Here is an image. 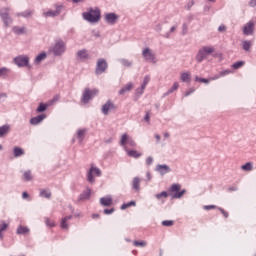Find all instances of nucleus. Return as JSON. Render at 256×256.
Segmentation results:
<instances>
[{
	"label": "nucleus",
	"mask_w": 256,
	"mask_h": 256,
	"mask_svg": "<svg viewBox=\"0 0 256 256\" xmlns=\"http://www.w3.org/2000/svg\"><path fill=\"white\" fill-rule=\"evenodd\" d=\"M83 18L89 23H97L101 19V10L91 8L88 12L83 13Z\"/></svg>",
	"instance_id": "nucleus-1"
},
{
	"label": "nucleus",
	"mask_w": 256,
	"mask_h": 256,
	"mask_svg": "<svg viewBox=\"0 0 256 256\" xmlns=\"http://www.w3.org/2000/svg\"><path fill=\"white\" fill-rule=\"evenodd\" d=\"M172 199H181L187 193V190H181V184H172L168 190Z\"/></svg>",
	"instance_id": "nucleus-2"
},
{
	"label": "nucleus",
	"mask_w": 256,
	"mask_h": 256,
	"mask_svg": "<svg viewBox=\"0 0 256 256\" xmlns=\"http://www.w3.org/2000/svg\"><path fill=\"white\" fill-rule=\"evenodd\" d=\"M211 53H215L213 46H203L196 55V61L201 63L204 59H207Z\"/></svg>",
	"instance_id": "nucleus-3"
},
{
	"label": "nucleus",
	"mask_w": 256,
	"mask_h": 256,
	"mask_svg": "<svg viewBox=\"0 0 256 256\" xmlns=\"http://www.w3.org/2000/svg\"><path fill=\"white\" fill-rule=\"evenodd\" d=\"M95 177H101V170L95 166H91L87 173V181L90 183H94Z\"/></svg>",
	"instance_id": "nucleus-4"
},
{
	"label": "nucleus",
	"mask_w": 256,
	"mask_h": 256,
	"mask_svg": "<svg viewBox=\"0 0 256 256\" xmlns=\"http://www.w3.org/2000/svg\"><path fill=\"white\" fill-rule=\"evenodd\" d=\"M9 8H2L0 9V17L5 25V27H9L13 23V19L9 17Z\"/></svg>",
	"instance_id": "nucleus-5"
},
{
	"label": "nucleus",
	"mask_w": 256,
	"mask_h": 256,
	"mask_svg": "<svg viewBox=\"0 0 256 256\" xmlns=\"http://www.w3.org/2000/svg\"><path fill=\"white\" fill-rule=\"evenodd\" d=\"M97 93H99V90L97 89L89 90V88H86L83 93V98H82L83 103H89V100L93 99V97H95Z\"/></svg>",
	"instance_id": "nucleus-6"
},
{
	"label": "nucleus",
	"mask_w": 256,
	"mask_h": 256,
	"mask_svg": "<svg viewBox=\"0 0 256 256\" xmlns=\"http://www.w3.org/2000/svg\"><path fill=\"white\" fill-rule=\"evenodd\" d=\"M107 61H105V59H99L97 61V65H96V70L95 73L96 75H101V73H105V71H107Z\"/></svg>",
	"instance_id": "nucleus-7"
},
{
	"label": "nucleus",
	"mask_w": 256,
	"mask_h": 256,
	"mask_svg": "<svg viewBox=\"0 0 256 256\" xmlns=\"http://www.w3.org/2000/svg\"><path fill=\"white\" fill-rule=\"evenodd\" d=\"M117 109V106L111 100H108L103 106H102V113L104 115H109V111H115Z\"/></svg>",
	"instance_id": "nucleus-8"
},
{
	"label": "nucleus",
	"mask_w": 256,
	"mask_h": 256,
	"mask_svg": "<svg viewBox=\"0 0 256 256\" xmlns=\"http://www.w3.org/2000/svg\"><path fill=\"white\" fill-rule=\"evenodd\" d=\"M55 55H61L65 53V42L58 40L53 49Z\"/></svg>",
	"instance_id": "nucleus-9"
},
{
	"label": "nucleus",
	"mask_w": 256,
	"mask_h": 256,
	"mask_svg": "<svg viewBox=\"0 0 256 256\" xmlns=\"http://www.w3.org/2000/svg\"><path fill=\"white\" fill-rule=\"evenodd\" d=\"M14 63L18 67H27L29 65V58L27 56H18L14 59Z\"/></svg>",
	"instance_id": "nucleus-10"
},
{
	"label": "nucleus",
	"mask_w": 256,
	"mask_h": 256,
	"mask_svg": "<svg viewBox=\"0 0 256 256\" xmlns=\"http://www.w3.org/2000/svg\"><path fill=\"white\" fill-rule=\"evenodd\" d=\"M142 57H144L146 61H151V63H155V54L149 48H145L143 50Z\"/></svg>",
	"instance_id": "nucleus-11"
},
{
	"label": "nucleus",
	"mask_w": 256,
	"mask_h": 256,
	"mask_svg": "<svg viewBox=\"0 0 256 256\" xmlns=\"http://www.w3.org/2000/svg\"><path fill=\"white\" fill-rule=\"evenodd\" d=\"M253 31H255V23L253 21H249L243 28L244 35H253Z\"/></svg>",
	"instance_id": "nucleus-12"
},
{
	"label": "nucleus",
	"mask_w": 256,
	"mask_h": 256,
	"mask_svg": "<svg viewBox=\"0 0 256 256\" xmlns=\"http://www.w3.org/2000/svg\"><path fill=\"white\" fill-rule=\"evenodd\" d=\"M117 19H119V16L115 13H108L105 15V21L110 25H115L117 23Z\"/></svg>",
	"instance_id": "nucleus-13"
},
{
	"label": "nucleus",
	"mask_w": 256,
	"mask_h": 256,
	"mask_svg": "<svg viewBox=\"0 0 256 256\" xmlns=\"http://www.w3.org/2000/svg\"><path fill=\"white\" fill-rule=\"evenodd\" d=\"M128 157H133V159H139V157H141V153L137 150H129V147H125V150H124Z\"/></svg>",
	"instance_id": "nucleus-14"
},
{
	"label": "nucleus",
	"mask_w": 256,
	"mask_h": 256,
	"mask_svg": "<svg viewBox=\"0 0 256 256\" xmlns=\"http://www.w3.org/2000/svg\"><path fill=\"white\" fill-rule=\"evenodd\" d=\"M61 13V6H57L56 10H49L47 12H44V17H57Z\"/></svg>",
	"instance_id": "nucleus-15"
},
{
	"label": "nucleus",
	"mask_w": 256,
	"mask_h": 256,
	"mask_svg": "<svg viewBox=\"0 0 256 256\" xmlns=\"http://www.w3.org/2000/svg\"><path fill=\"white\" fill-rule=\"evenodd\" d=\"M100 203L103 207H111L113 205V199L111 196H106L100 199Z\"/></svg>",
	"instance_id": "nucleus-16"
},
{
	"label": "nucleus",
	"mask_w": 256,
	"mask_h": 256,
	"mask_svg": "<svg viewBox=\"0 0 256 256\" xmlns=\"http://www.w3.org/2000/svg\"><path fill=\"white\" fill-rule=\"evenodd\" d=\"M180 80L183 83H191V72L187 71V72H182L180 74Z\"/></svg>",
	"instance_id": "nucleus-17"
},
{
	"label": "nucleus",
	"mask_w": 256,
	"mask_h": 256,
	"mask_svg": "<svg viewBox=\"0 0 256 256\" xmlns=\"http://www.w3.org/2000/svg\"><path fill=\"white\" fill-rule=\"evenodd\" d=\"M45 117H47L45 114L38 115L34 118H31L30 123L31 125H39V123H41Z\"/></svg>",
	"instance_id": "nucleus-18"
},
{
	"label": "nucleus",
	"mask_w": 256,
	"mask_h": 256,
	"mask_svg": "<svg viewBox=\"0 0 256 256\" xmlns=\"http://www.w3.org/2000/svg\"><path fill=\"white\" fill-rule=\"evenodd\" d=\"M129 141H131V137H129V135L123 134V135L121 136L120 145H121L122 147H124V151H125V147H128L127 144L129 143Z\"/></svg>",
	"instance_id": "nucleus-19"
},
{
	"label": "nucleus",
	"mask_w": 256,
	"mask_h": 256,
	"mask_svg": "<svg viewBox=\"0 0 256 256\" xmlns=\"http://www.w3.org/2000/svg\"><path fill=\"white\" fill-rule=\"evenodd\" d=\"M91 198V190L87 188L83 193L80 194V201H87Z\"/></svg>",
	"instance_id": "nucleus-20"
},
{
	"label": "nucleus",
	"mask_w": 256,
	"mask_h": 256,
	"mask_svg": "<svg viewBox=\"0 0 256 256\" xmlns=\"http://www.w3.org/2000/svg\"><path fill=\"white\" fill-rule=\"evenodd\" d=\"M73 216H66L62 218V221L60 223L61 229H69V224H67L68 221H71Z\"/></svg>",
	"instance_id": "nucleus-21"
},
{
	"label": "nucleus",
	"mask_w": 256,
	"mask_h": 256,
	"mask_svg": "<svg viewBox=\"0 0 256 256\" xmlns=\"http://www.w3.org/2000/svg\"><path fill=\"white\" fill-rule=\"evenodd\" d=\"M29 228L27 226L20 225L17 228V234L18 235H27L29 234Z\"/></svg>",
	"instance_id": "nucleus-22"
},
{
	"label": "nucleus",
	"mask_w": 256,
	"mask_h": 256,
	"mask_svg": "<svg viewBox=\"0 0 256 256\" xmlns=\"http://www.w3.org/2000/svg\"><path fill=\"white\" fill-rule=\"evenodd\" d=\"M78 59H82V61H85V59H89V53L87 50H80L77 52Z\"/></svg>",
	"instance_id": "nucleus-23"
},
{
	"label": "nucleus",
	"mask_w": 256,
	"mask_h": 256,
	"mask_svg": "<svg viewBox=\"0 0 256 256\" xmlns=\"http://www.w3.org/2000/svg\"><path fill=\"white\" fill-rule=\"evenodd\" d=\"M157 171L159 173H161V175H165V173H169V171H171V169L167 165H158Z\"/></svg>",
	"instance_id": "nucleus-24"
},
{
	"label": "nucleus",
	"mask_w": 256,
	"mask_h": 256,
	"mask_svg": "<svg viewBox=\"0 0 256 256\" xmlns=\"http://www.w3.org/2000/svg\"><path fill=\"white\" fill-rule=\"evenodd\" d=\"M131 89H133V83H128L119 91V95H125V93L131 91Z\"/></svg>",
	"instance_id": "nucleus-25"
},
{
	"label": "nucleus",
	"mask_w": 256,
	"mask_h": 256,
	"mask_svg": "<svg viewBox=\"0 0 256 256\" xmlns=\"http://www.w3.org/2000/svg\"><path fill=\"white\" fill-rule=\"evenodd\" d=\"M140 186H141V179H139L138 177H135L132 182L133 189H135V191H139Z\"/></svg>",
	"instance_id": "nucleus-26"
},
{
	"label": "nucleus",
	"mask_w": 256,
	"mask_h": 256,
	"mask_svg": "<svg viewBox=\"0 0 256 256\" xmlns=\"http://www.w3.org/2000/svg\"><path fill=\"white\" fill-rule=\"evenodd\" d=\"M40 197H44L45 199H51V191L46 189H40Z\"/></svg>",
	"instance_id": "nucleus-27"
},
{
	"label": "nucleus",
	"mask_w": 256,
	"mask_h": 256,
	"mask_svg": "<svg viewBox=\"0 0 256 256\" xmlns=\"http://www.w3.org/2000/svg\"><path fill=\"white\" fill-rule=\"evenodd\" d=\"M47 58V54L45 52L40 53L36 58H35V63L39 65L40 62H42L44 59Z\"/></svg>",
	"instance_id": "nucleus-28"
},
{
	"label": "nucleus",
	"mask_w": 256,
	"mask_h": 256,
	"mask_svg": "<svg viewBox=\"0 0 256 256\" xmlns=\"http://www.w3.org/2000/svg\"><path fill=\"white\" fill-rule=\"evenodd\" d=\"M25 151L20 147H14V157H21V155H24Z\"/></svg>",
	"instance_id": "nucleus-29"
},
{
	"label": "nucleus",
	"mask_w": 256,
	"mask_h": 256,
	"mask_svg": "<svg viewBox=\"0 0 256 256\" xmlns=\"http://www.w3.org/2000/svg\"><path fill=\"white\" fill-rule=\"evenodd\" d=\"M9 125H4L0 127V137H3V135H7L9 133Z\"/></svg>",
	"instance_id": "nucleus-30"
},
{
	"label": "nucleus",
	"mask_w": 256,
	"mask_h": 256,
	"mask_svg": "<svg viewBox=\"0 0 256 256\" xmlns=\"http://www.w3.org/2000/svg\"><path fill=\"white\" fill-rule=\"evenodd\" d=\"M12 31H14V33H16V35H23V33H25V27L15 26V27H13Z\"/></svg>",
	"instance_id": "nucleus-31"
},
{
	"label": "nucleus",
	"mask_w": 256,
	"mask_h": 256,
	"mask_svg": "<svg viewBox=\"0 0 256 256\" xmlns=\"http://www.w3.org/2000/svg\"><path fill=\"white\" fill-rule=\"evenodd\" d=\"M241 169L242 171H253V164L251 162H247L241 166Z\"/></svg>",
	"instance_id": "nucleus-32"
},
{
	"label": "nucleus",
	"mask_w": 256,
	"mask_h": 256,
	"mask_svg": "<svg viewBox=\"0 0 256 256\" xmlns=\"http://www.w3.org/2000/svg\"><path fill=\"white\" fill-rule=\"evenodd\" d=\"M9 227V224L2 222L0 224V239H3V231H7V228Z\"/></svg>",
	"instance_id": "nucleus-33"
},
{
	"label": "nucleus",
	"mask_w": 256,
	"mask_h": 256,
	"mask_svg": "<svg viewBox=\"0 0 256 256\" xmlns=\"http://www.w3.org/2000/svg\"><path fill=\"white\" fill-rule=\"evenodd\" d=\"M23 179H24V181H32L33 180V175L31 174L30 170L24 172Z\"/></svg>",
	"instance_id": "nucleus-34"
},
{
	"label": "nucleus",
	"mask_w": 256,
	"mask_h": 256,
	"mask_svg": "<svg viewBox=\"0 0 256 256\" xmlns=\"http://www.w3.org/2000/svg\"><path fill=\"white\" fill-rule=\"evenodd\" d=\"M150 81H151V78L149 76H145L143 84L141 86V93H143V91H145V87H147V85L149 84Z\"/></svg>",
	"instance_id": "nucleus-35"
},
{
	"label": "nucleus",
	"mask_w": 256,
	"mask_h": 256,
	"mask_svg": "<svg viewBox=\"0 0 256 256\" xmlns=\"http://www.w3.org/2000/svg\"><path fill=\"white\" fill-rule=\"evenodd\" d=\"M179 89V82H174L172 87L168 90L167 95H171L174 91H177Z\"/></svg>",
	"instance_id": "nucleus-36"
},
{
	"label": "nucleus",
	"mask_w": 256,
	"mask_h": 256,
	"mask_svg": "<svg viewBox=\"0 0 256 256\" xmlns=\"http://www.w3.org/2000/svg\"><path fill=\"white\" fill-rule=\"evenodd\" d=\"M229 74H231V70H224L220 72L218 76H215L214 78H212V81H215V79H219V77H225V75H229Z\"/></svg>",
	"instance_id": "nucleus-37"
},
{
	"label": "nucleus",
	"mask_w": 256,
	"mask_h": 256,
	"mask_svg": "<svg viewBox=\"0 0 256 256\" xmlns=\"http://www.w3.org/2000/svg\"><path fill=\"white\" fill-rule=\"evenodd\" d=\"M156 199H167L169 197V193L163 191L159 194L155 195Z\"/></svg>",
	"instance_id": "nucleus-38"
},
{
	"label": "nucleus",
	"mask_w": 256,
	"mask_h": 256,
	"mask_svg": "<svg viewBox=\"0 0 256 256\" xmlns=\"http://www.w3.org/2000/svg\"><path fill=\"white\" fill-rule=\"evenodd\" d=\"M47 104L40 103L38 108L36 109L37 113H43V111H47Z\"/></svg>",
	"instance_id": "nucleus-39"
},
{
	"label": "nucleus",
	"mask_w": 256,
	"mask_h": 256,
	"mask_svg": "<svg viewBox=\"0 0 256 256\" xmlns=\"http://www.w3.org/2000/svg\"><path fill=\"white\" fill-rule=\"evenodd\" d=\"M245 65V61H238L232 65V69H241Z\"/></svg>",
	"instance_id": "nucleus-40"
},
{
	"label": "nucleus",
	"mask_w": 256,
	"mask_h": 256,
	"mask_svg": "<svg viewBox=\"0 0 256 256\" xmlns=\"http://www.w3.org/2000/svg\"><path fill=\"white\" fill-rule=\"evenodd\" d=\"M251 41H244L242 42V47L244 51H249L251 49Z\"/></svg>",
	"instance_id": "nucleus-41"
},
{
	"label": "nucleus",
	"mask_w": 256,
	"mask_h": 256,
	"mask_svg": "<svg viewBox=\"0 0 256 256\" xmlns=\"http://www.w3.org/2000/svg\"><path fill=\"white\" fill-rule=\"evenodd\" d=\"M135 205H136L135 201H130V202L126 203V204H123L121 206V209L122 210L129 209V207H135Z\"/></svg>",
	"instance_id": "nucleus-42"
},
{
	"label": "nucleus",
	"mask_w": 256,
	"mask_h": 256,
	"mask_svg": "<svg viewBox=\"0 0 256 256\" xmlns=\"http://www.w3.org/2000/svg\"><path fill=\"white\" fill-rule=\"evenodd\" d=\"M135 247H145L147 245V242L145 241H134L133 242Z\"/></svg>",
	"instance_id": "nucleus-43"
},
{
	"label": "nucleus",
	"mask_w": 256,
	"mask_h": 256,
	"mask_svg": "<svg viewBox=\"0 0 256 256\" xmlns=\"http://www.w3.org/2000/svg\"><path fill=\"white\" fill-rule=\"evenodd\" d=\"M173 223H174L173 220H164V221H162V225L164 227H172Z\"/></svg>",
	"instance_id": "nucleus-44"
},
{
	"label": "nucleus",
	"mask_w": 256,
	"mask_h": 256,
	"mask_svg": "<svg viewBox=\"0 0 256 256\" xmlns=\"http://www.w3.org/2000/svg\"><path fill=\"white\" fill-rule=\"evenodd\" d=\"M218 210L220 211V213H222V215H223V217H225V219H227L229 217V212L225 211V209L218 208Z\"/></svg>",
	"instance_id": "nucleus-45"
},
{
	"label": "nucleus",
	"mask_w": 256,
	"mask_h": 256,
	"mask_svg": "<svg viewBox=\"0 0 256 256\" xmlns=\"http://www.w3.org/2000/svg\"><path fill=\"white\" fill-rule=\"evenodd\" d=\"M46 225H48V227H55V221L47 218L46 219Z\"/></svg>",
	"instance_id": "nucleus-46"
},
{
	"label": "nucleus",
	"mask_w": 256,
	"mask_h": 256,
	"mask_svg": "<svg viewBox=\"0 0 256 256\" xmlns=\"http://www.w3.org/2000/svg\"><path fill=\"white\" fill-rule=\"evenodd\" d=\"M121 63L124 67H131V61L129 60L123 59Z\"/></svg>",
	"instance_id": "nucleus-47"
},
{
	"label": "nucleus",
	"mask_w": 256,
	"mask_h": 256,
	"mask_svg": "<svg viewBox=\"0 0 256 256\" xmlns=\"http://www.w3.org/2000/svg\"><path fill=\"white\" fill-rule=\"evenodd\" d=\"M128 147H137V143H135V140L130 138V140L127 143Z\"/></svg>",
	"instance_id": "nucleus-48"
},
{
	"label": "nucleus",
	"mask_w": 256,
	"mask_h": 256,
	"mask_svg": "<svg viewBox=\"0 0 256 256\" xmlns=\"http://www.w3.org/2000/svg\"><path fill=\"white\" fill-rule=\"evenodd\" d=\"M7 73H9V69L7 68L0 69V77H3V75H7Z\"/></svg>",
	"instance_id": "nucleus-49"
},
{
	"label": "nucleus",
	"mask_w": 256,
	"mask_h": 256,
	"mask_svg": "<svg viewBox=\"0 0 256 256\" xmlns=\"http://www.w3.org/2000/svg\"><path fill=\"white\" fill-rule=\"evenodd\" d=\"M21 15L22 17H31V15H33L32 11H26L22 14H18V16Z\"/></svg>",
	"instance_id": "nucleus-50"
},
{
	"label": "nucleus",
	"mask_w": 256,
	"mask_h": 256,
	"mask_svg": "<svg viewBox=\"0 0 256 256\" xmlns=\"http://www.w3.org/2000/svg\"><path fill=\"white\" fill-rule=\"evenodd\" d=\"M83 137H85V130H79L78 131V138L83 139Z\"/></svg>",
	"instance_id": "nucleus-51"
},
{
	"label": "nucleus",
	"mask_w": 256,
	"mask_h": 256,
	"mask_svg": "<svg viewBox=\"0 0 256 256\" xmlns=\"http://www.w3.org/2000/svg\"><path fill=\"white\" fill-rule=\"evenodd\" d=\"M115 211V209L111 208V209H105L104 210V214L105 215H111V213H113Z\"/></svg>",
	"instance_id": "nucleus-52"
},
{
	"label": "nucleus",
	"mask_w": 256,
	"mask_h": 256,
	"mask_svg": "<svg viewBox=\"0 0 256 256\" xmlns=\"http://www.w3.org/2000/svg\"><path fill=\"white\" fill-rule=\"evenodd\" d=\"M204 209L206 211H209L210 209H217V206H215V205H208V206H204Z\"/></svg>",
	"instance_id": "nucleus-53"
},
{
	"label": "nucleus",
	"mask_w": 256,
	"mask_h": 256,
	"mask_svg": "<svg viewBox=\"0 0 256 256\" xmlns=\"http://www.w3.org/2000/svg\"><path fill=\"white\" fill-rule=\"evenodd\" d=\"M218 31H220V33H223V31H227V27L225 25H220Z\"/></svg>",
	"instance_id": "nucleus-54"
},
{
	"label": "nucleus",
	"mask_w": 256,
	"mask_h": 256,
	"mask_svg": "<svg viewBox=\"0 0 256 256\" xmlns=\"http://www.w3.org/2000/svg\"><path fill=\"white\" fill-rule=\"evenodd\" d=\"M195 89L191 88L190 90L185 92V97H189V95H191V93H194Z\"/></svg>",
	"instance_id": "nucleus-55"
},
{
	"label": "nucleus",
	"mask_w": 256,
	"mask_h": 256,
	"mask_svg": "<svg viewBox=\"0 0 256 256\" xmlns=\"http://www.w3.org/2000/svg\"><path fill=\"white\" fill-rule=\"evenodd\" d=\"M195 89L191 88L190 90L185 92V97H189V95H191V93H194Z\"/></svg>",
	"instance_id": "nucleus-56"
},
{
	"label": "nucleus",
	"mask_w": 256,
	"mask_h": 256,
	"mask_svg": "<svg viewBox=\"0 0 256 256\" xmlns=\"http://www.w3.org/2000/svg\"><path fill=\"white\" fill-rule=\"evenodd\" d=\"M151 163H153V158L148 157V158L146 159V165H151Z\"/></svg>",
	"instance_id": "nucleus-57"
},
{
	"label": "nucleus",
	"mask_w": 256,
	"mask_h": 256,
	"mask_svg": "<svg viewBox=\"0 0 256 256\" xmlns=\"http://www.w3.org/2000/svg\"><path fill=\"white\" fill-rule=\"evenodd\" d=\"M250 7H256V0H250Z\"/></svg>",
	"instance_id": "nucleus-58"
},
{
	"label": "nucleus",
	"mask_w": 256,
	"mask_h": 256,
	"mask_svg": "<svg viewBox=\"0 0 256 256\" xmlns=\"http://www.w3.org/2000/svg\"><path fill=\"white\" fill-rule=\"evenodd\" d=\"M144 119H145V121H150L151 117L149 116V112L146 113Z\"/></svg>",
	"instance_id": "nucleus-59"
},
{
	"label": "nucleus",
	"mask_w": 256,
	"mask_h": 256,
	"mask_svg": "<svg viewBox=\"0 0 256 256\" xmlns=\"http://www.w3.org/2000/svg\"><path fill=\"white\" fill-rule=\"evenodd\" d=\"M22 197L23 199H27L29 197V194L27 192H23Z\"/></svg>",
	"instance_id": "nucleus-60"
},
{
	"label": "nucleus",
	"mask_w": 256,
	"mask_h": 256,
	"mask_svg": "<svg viewBox=\"0 0 256 256\" xmlns=\"http://www.w3.org/2000/svg\"><path fill=\"white\" fill-rule=\"evenodd\" d=\"M195 81H198L199 83H201V81H203V78H200L199 76H196Z\"/></svg>",
	"instance_id": "nucleus-61"
},
{
	"label": "nucleus",
	"mask_w": 256,
	"mask_h": 256,
	"mask_svg": "<svg viewBox=\"0 0 256 256\" xmlns=\"http://www.w3.org/2000/svg\"><path fill=\"white\" fill-rule=\"evenodd\" d=\"M201 83H209V79L202 78Z\"/></svg>",
	"instance_id": "nucleus-62"
},
{
	"label": "nucleus",
	"mask_w": 256,
	"mask_h": 256,
	"mask_svg": "<svg viewBox=\"0 0 256 256\" xmlns=\"http://www.w3.org/2000/svg\"><path fill=\"white\" fill-rule=\"evenodd\" d=\"M155 139H157V141H161V136L159 134H156Z\"/></svg>",
	"instance_id": "nucleus-63"
},
{
	"label": "nucleus",
	"mask_w": 256,
	"mask_h": 256,
	"mask_svg": "<svg viewBox=\"0 0 256 256\" xmlns=\"http://www.w3.org/2000/svg\"><path fill=\"white\" fill-rule=\"evenodd\" d=\"M92 217L93 219H99V214H94Z\"/></svg>",
	"instance_id": "nucleus-64"
}]
</instances>
